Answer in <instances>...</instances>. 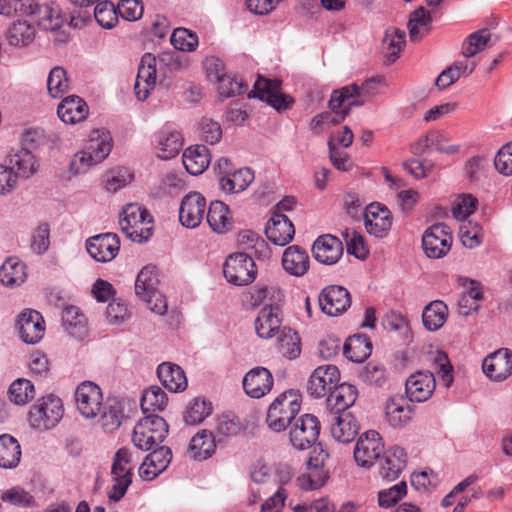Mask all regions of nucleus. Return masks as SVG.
Wrapping results in <instances>:
<instances>
[{"instance_id":"a211bd4d","label":"nucleus","mask_w":512,"mask_h":512,"mask_svg":"<svg viewBox=\"0 0 512 512\" xmlns=\"http://www.w3.org/2000/svg\"><path fill=\"white\" fill-rule=\"evenodd\" d=\"M89 255L98 262H110L118 254L120 240L116 234L105 233L90 237L86 241Z\"/></svg>"},{"instance_id":"5701e85b","label":"nucleus","mask_w":512,"mask_h":512,"mask_svg":"<svg viewBox=\"0 0 512 512\" xmlns=\"http://www.w3.org/2000/svg\"><path fill=\"white\" fill-rule=\"evenodd\" d=\"M331 436L338 442L349 443L359 433V424L351 413H329Z\"/></svg>"},{"instance_id":"4d7b16f0","label":"nucleus","mask_w":512,"mask_h":512,"mask_svg":"<svg viewBox=\"0 0 512 512\" xmlns=\"http://www.w3.org/2000/svg\"><path fill=\"white\" fill-rule=\"evenodd\" d=\"M70 79L63 66H54L47 79V89L52 97H59L69 90Z\"/></svg>"},{"instance_id":"bf43d9fd","label":"nucleus","mask_w":512,"mask_h":512,"mask_svg":"<svg viewBox=\"0 0 512 512\" xmlns=\"http://www.w3.org/2000/svg\"><path fill=\"white\" fill-rule=\"evenodd\" d=\"M491 33L488 29H482L470 34L462 44V54L465 57H473L483 51L490 40Z\"/></svg>"},{"instance_id":"69168bd1","label":"nucleus","mask_w":512,"mask_h":512,"mask_svg":"<svg viewBox=\"0 0 512 512\" xmlns=\"http://www.w3.org/2000/svg\"><path fill=\"white\" fill-rule=\"evenodd\" d=\"M282 298V292L277 287L256 286L250 293V301L253 306L261 305L266 299L267 304H275Z\"/></svg>"},{"instance_id":"37998d69","label":"nucleus","mask_w":512,"mask_h":512,"mask_svg":"<svg viewBox=\"0 0 512 512\" xmlns=\"http://www.w3.org/2000/svg\"><path fill=\"white\" fill-rule=\"evenodd\" d=\"M215 439L212 432L201 430L192 437L188 453L195 460H205L215 451Z\"/></svg>"},{"instance_id":"49530a36","label":"nucleus","mask_w":512,"mask_h":512,"mask_svg":"<svg viewBox=\"0 0 512 512\" xmlns=\"http://www.w3.org/2000/svg\"><path fill=\"white\" fill-rule=\"evenodd\" d=\"M21 459V447L16 438L4 434L0 436V467L15 468Z\"/></svg>"},{"instance_id":"58836bf2","label":"nucleus","mask_w":512,"mask_h":512,"mask_svg":"<svg viewBox=\"0 0 512 512\" xmlns=\"http://www.w3.org/2000/svg\"><path fill=\"white\" fill-rule=\"evenodd\" d=\"M19 177L29 178L38 169L36 157L28 149H20L9 157V165Z\"/></svg>"},{"instance_id":"1a4fd4ad","label":"nucleus","mask_w":512,"mask_h":512,"mask_svg":"<svg viewBox=\"0 0 512 512\" xmlns=\"http://www.w3.org/2000/svg\"><path fill=\"white\" fill-rule=\"evenodd\" d=\"M206 77L217 91L218 98L225 100L244 93L247 85L235 74L229 72L226 66H206Z\"/></svg>"},{"instance_id":"20e7f679","label":"nucleus","mask_w":512,"mask_h":512,"mask_svg":"<svg viewBox=\"0 0 512 512\" xmlns=\"http://www.w3.org/2000/svg\"><path fill=\"white\" fill-rule=\"evenodd\" d=\"M301 395L296 390H287L270 404L266 416L268 427L280 432L286 429L300 411Z\"/></svg>"},{"instance_id":"7ed1b4c3","label":"nucleus","mask_w":512,"mask_h":512,"mask_svg":"<svg viewBox=\"0 0 512 512\" xmlns=\"http://www.w3.org/2000/svg\"><path fill=\"white\" fill-rule=\"evenodd\" d=\"M122 232L133 242L147 241L153 232V217L148 210L137 204H127L119 218Z\"/></svg>"},{"instance_id":"ea45409f","label":"nucleus","mask_w":512,"mask_h":512,"mask_svg":"<svg viewBox=\"0 0 512 512\" xmlns=\"http://www.w3.org/2000/svg\"><path fill=\"white\" fill-rule=\"evenodd\" d=\"M254 173L250 168H240L222 176L219 180L221 189L226 193H240L253 182Z\"/></svg>"},{"instance_id":"f03ea898","label":"nucleus","mask_w":512,"mask_h":512,"mask_svg":"<svg viewBox=\"0 0 512 512\" xmlns=\"http://www.w3.org/2000/svg\"><path fill=\"white\" fill-rule=\"evenodd\" d=\"M112 138L105 130H95L90 134L86 150L74 155L70 169L75 174L86 173L91 167L101 163L110 154Z\"/></svg>"},{"instance_id":"a18cd8bd","label":"nucleus","mask_w":512,"mask_h":512,"mask_svg":"<svg viewBox=\"0 0 512 512\" xmlns=\"http://www.w3.org/2000/svg\"><path fill=\"white\" fill-rule=\"evenodd\" d=\"M372 344L365 335H353L349 337L343 347L345 357L353 362H363L370 354Z\"/></svg>"},{"instance_id":"680f3d73","label":"nucleus","mask_w":512,"mask_h":512,"mask_svg":"<svg viewBox=\"0 0 512 512\" xmlns=\"http://www.w3.org/2000/svg\"><path fill=\"white\" fill-rule=\"evenodd\" d=\"M94 18L101 27L111 29L118 23L116 7L108 0L98 2L94 9Z\"/></svg>"},{"instance_id":"13d9d810","label":"nucleus","mask_w":512,"mask_h":512,"mask_svg":"<svg viewBox=\"0 0 512 512\" xmlns=\"http://www.w3.org/2000/svg\"><path fill=\"white\" fill-rule=\"evenodd\" d=\"M8 394L13 403L24 405L35 397L34 385L27 379H17L10 385Z\"/></svg>"},{"instance_id":"72a5a7b5","label":"nucleus","mask_w":512,"mask_h":512,"mask_svg":"<svg viewBox=\"0 0 512 512\" xmlns=\"http://www.w3.org/2000/svg\"><path fill=\"white\" fill-rule=\"evenodd\" d=\"M357 396L358 391L351 384L343 383L336 386L327 398L329 413H348L347 409L355 403Z\"/></svg>"},{"instance_id":"a878e982","label":"nucleus","mask_w":512,"mask_h":512,"mask_svg":"<svg viewBox=\"0 0 512 512\" xmlns=\"http://www.w3.org/2000/svg\"><path fill=\"white\" fill-rule=\"evenodd\" d=\"M314 258L325 265L338 262L343 254L342 242L330 234L319 236L312 247Z\"/></svg>"},{"instance_id":"f3484780","label":"nucleus","mask_w":512,"mask_h":512,"mask_svg":"<svg viewBox=\"0 0 512 512\" xmlns=\"http://www.w3.org/2000/svg\"><path fill=\"white\" fill-rule=\"evenodd\" d=\"M340 379V373L334 365H323L316 368L311 374L307 391L316 398L324 397L328 392L336 387Z\"/></svg>"},{"instance_id":"dca6fc26","label":"nucleus","mask_w":512,"mask_h":512,"mask_svg":"<svg viewBox=\"0 0 512 512\" xmlns=\"http://www.w3.org/2000/svg\"><path fill=\"white\" fill-rule=\"evenodd\" d=\"M318 301L322 312L329 316H338L351 305L350 293L346 288L338 285L325 287L321 291Z\"/></svg>"},{"instance_id":"4c0bfd02","label":"nucleus","mask_w":512,"mask_h":512,"mask_svg":"<svg viewBox=\"0 0 512 512\" xmlns=\"http://www.w3.org/2000/svg\"><path fill=\"white\" fill-rule=\"evenodd\" d=\"M206 219L210 228L219 234L227 232L232 227L229 207L221 201L210 203Z\"/></svg>"},{"instance_id":"774afa93","label":"nucleus","mask_w":512,"mask_h":512,"mask_svg":"<svg viewBox=\"0 0 512 512\" xmlns=\"http://www.w3.org/2000/svg\"><path fill=\"white\" fill-rule=\"evenodd\" d=\"M49 246L50 227L47 223H41L32 232L30 247L36 254H43Z\"/></svg>"},{"instance_id":"c03bdc74","label":"nucleus","mask_w":512,"mask_h":512,"mask_svg":"<svg viewBox=\"0 0 512 512\" xmlns=\"http://www.w3.org/2000/svg\"><path fill=\"white\" fill-rule=\"evenodd\" d=\"M405 37V31L399 28L388 27L385 30L382 40V52L390 62H395L398 59L399 54L406 43Z\"/></svg>"},{"instance_id":"473e14b6","label":"nucleus","mask_w":512,"mask_h":512,"mask_svg":"<svg viewBox=\"0 0 512 512\" xmlns=\"http://www.w3.org/2000/svg\"><path fill=\"white\" fill-rule=\"evenodd\" d=\"M407 463V454L402 447L392 446L384 453L381 462L380 475L382 478L393 481L399 477Z\"/></svg>"},{"instance_id":"f8f14e48","label":"nucleus","mask_w":512,"mask_h":512,"mask_svg":"<svg viewBox=\"0 0 512 512\" xmlns=\"http://www.w3.org/2000/svg\"><path fill=\"white\" fill-rule=\"evenodd\" d=\"M320 429V422L316 416L304 414L293 424L289 433L290 442L296 449H308L318 440Z\"/></svg>"},{"instance_id":"338daca9","label":"nucleus","mask_w":512,"mask_h":512,"mask_svg":"<svg viewBox=\"0 0 512 512\" xmlns=\"http://www.w3.org/2000/svg\"><path fill=\"white\" fill-rule=\"evenodd\" d=\"M199 132L201 138L211 145L218 143L222 139L221 125L208 117H204L200 120Z\"/></svg>"},{"instance_id":"393cba45","label":"nucleus","mask_w":512,"mask_h":512,"mask_svg":"<svg viewBox=\"0 0 512 512\" xmlns=\"http://www.w3.org/2000/svg\"><path fill=\"white\" fill-rule=\"evenodd\" d=\"M265 234L273 244L285 246L294 238L295 228L286 215L274 212L267 222Z\"/></svg>"},{"instance_id":"cd10ccee","label":"nucleus","mask_w":512,"mask_h":512,"mask_svg":"<svg viewBox=\"0 0 512 512\" xmlns=\"http://www.w3.org/2000/svg\"><path fill=\"white\" fill-rule=\"evenodd\" d=\"M183 147V138L179 131L170 127L162 128L155 135L157 156L163 160L174 158Z\"/></svg>"},{"instance_id":"6e6d98bb","label":"nucleus","mask_w":512,"mask_h":512,"mask_svg":"<svg viewBox=\"0 0 512 512\" xmlns=\"http://www.w3.org/2000/svg\"><path fill=\"white\" fill-rule=\"evenodd\" d=\"M277 345L279 353L290 360L297 358L301 353L300 337L290 328L281 330Z\"/></svg>"},{"instance_id":"4468645a","label":"nucleus","mask_w":512,"mask_h":512,"mask_svg":"<svg viewBox=\"0 0 512 512\" xmlns=\"http://www.w3.org/2000/svg\"><path fill=\"white\" fill-rule=\"evenodd\" d=\"M392 222V213L385 205L374 202L365 208L364 225L370 235L383 238L390 231Z\"/></svg>"},{"instance_id":"a19ab883","label":"nucleus","mask_w":512,"mask_h":512,"mask_svg":"<svg viewBox=\"0 0 512 512\" xmlns=\"http://www.w3.org/2000/svg\"><path fill=\"white\" fill-rule=\"evenodd\" d=\"M62 323L65 330L72 336L82 339L87 335V320L76 306H67L62 312Z\"/></svg>"},{"instance_id":"603ef678","label":"nucleus","mask_w":512,"mask_h":512,"mask_svg":"<svg viewBox=\"0 0 512 512\" xmlns=\"http://www.w3.org/2000/svg\"><path fill=\"white\" fill-rule=\"evenodd\" d=\"M158 277L155 266H145L138 273L135 281V293L141 299L157 292Z\"/></svg>"},{"instance_id":"0eeeda50","label":"nucleus","mask_w":512,"mask_h":512,"mask_svg":"<svg viewBox=\"0 0 512 512\" xmlns=\"http://www.w3.org/2000/svg\"><path fill=\"white\" fill-rule=\"evenodd\" d=\"M64 414L62 400L48 395L37 400L29 411V423L38 430H48L58 424Z\"/></svg>"},{"instance_id":"5fc2aeb1","label":"nucleus","mask_w":512,"mask_h":512,"mask_svg":"<svg viewBox=\"0 0 512 512\" xmlns=\"http://www.w3.org/2000/svg\"><path fill=\"white\" fill-rule=\"evenodd\" d=\"M168 398L166 393L158 386L147 388L141 397V408L143 413L161 412L167 405Z\"/></svg>"},{"instance_id":"3c124183","label":"nucleus","mask_w":512,"mask_h":512,"mask_svg":"<svg viewBox=\"0 0 512 512\" xmlns=\"http://www.w3.org/2000/svg\"><path fill=\"white\" fill-rule=\"evenodd\" d=\"M431 21V15L424 7L413 11L408 22L411 41H420L429 32Z\"/></svg>"},{"instance_id":"0e129e2a","label":"nucleus","mask_w":512,"mask_h":512,"mask_svg":"<svg viewBox=\"0 0 512 512\" xmlns=\"http://www.w3.org/2000/svg\"><path fill=\"white\" fill-rule=\"evenodd\" d=\"M473 72L469 66H447L436 78L435 84L439 89H446L455 83L461 76H468Z\"/></svg>"},{"instance_id":"79ce46f5","label":"nucleus","mask_w":512,"mask_h":512,"mask_svg":"<svg viewBox=\"0 0 512 512\" xmlns=\"http://www.w3.org/2000/svg\"><path fill=\"white\" fill-rule=\"evenodd\" d=\"M448 317V307L441 300H434L426 305L422 312V322L429 331L439 330Z\"/></svg>"},{"instance_id":"052dcab7","label":"nucleus","mask_w":512,"mask_h":512,"mask_svg":"<svg viewBox=\"0 0 512 512\" xmlns=\"http://www.w3.org/2000/svg\"><path fill=\"white\" fill-rule=\"evenodd\" d=\"M211 411L212 406L210 402L203 398H195L189 403L184 420L187 424H199L211 414Z\"/></svg>"},{"instance_id":"e433bc0d","label":"nucleus","mask_w":512,"mask_h":512,"mask_svg":"<svg viewBox=\"0 0 512 512\" xmlns=\"http://www.w3.org/2000/svg\"><path fill=\"white\" fill-rule=\"evenodd\" d=\"M27 278V267L16 257H10L0 267V282L6 287L20 286Z\"/></svg>"},{"instance_id":"2eb2a0df","label":"nucleus","mask_w":512,"mask_h":512,"mask_svg":"<svg viewBox=\"0 0 512 512\" xmlns=\"http://www.w3.org/2000/svg\"><path fill=\"white\" fill-rule=\"evenodd\" d=\"M16 327L21 340L27 344L38 343L45 333L44 318L33 309H25L19 314Z\"/></svg>"},{"instance_id":"c9c22d12","label":"nucleus","mask_w":512,"mask_h":512,"mask_svg":"<svg viewBox=\"0 0 512 512\" xmlns=\"http://www.w3.org/2000/svg\"><path fill=\"white\" fill-rule=\"evenodd\" d=\"M157 375L163 386L172 392L184 391L187 378L182 368L172 363H162L158 366Z\"/></svg>"},{"instance_id":"7c9ffc66","label":"nucleus","mask_w":512,"mask_h":512,"mask_svg":"<svg viewBox=\"0 0 512 512\" xmlns=\"http://www.w3.org/2000/svg\"><path fill=\"white\" fill-rule=\"evenodd\" d=\"M280 325V309L276 304H266L255 320L256 333L263 339L271 338L278 332Z\"/></svg>"},{"instance_id":"aec40b11","label":"nucleus","mask_w":512,"mask_h":512,"mask_svg":"<svg viewBox=\"0 0 512 512\" xmlns=\"http://www.w3.org/2000/svg\"><path fill=\"white\" fill-rule=\"evenodd\" d=\"M436 387L435 376L432 372L417 371L405 383L407 397L412 402H425L433 394Z\"/></svg>"},{"instance_id":"6ab92c4d","label":"nucleus","mask_w":512,"mask_h":512,"mask_svg":"<svg viewBox=\"0 0 512 512\" xmlns=\"http://www.w3.org/2000/svg\"><path fill=\"white\" fill-rule=\"evenodd\" d=\"M206 211V200L198 192L187 194L181 201L179 208V221L187 228L199 226Z\"/></svg>"},{"instance_id":"c85d7f7f","label":"nucleus","mask_w":512,"mask_h":512,"mask_svg":"<svg viewBox=\"0 0 512 512\" xmlns=\"http://www.w3.org/2000/svg\"><path fill=\"white\" fill-rule=\"evenodd\" d=\"M414 416V408L401 397H391L385 405V417L393 428L407 426Z\"/></svg>"},{"instance_id":"c756f323","label":"nucleus","mask_w":512,"mask_h":512,"mask_svg":"<svg viewBox=\"0 0 512 512\" xmlns=\"http://www.w3.org/2000/svg\"><path fill=\"white\" fill-rule=\"evenodd\" d=\"M284 270L295 277L304 276L310 267V258L305 249L292 245L285 249L282 255Z\"/></svg>"},{"instance_id":"ddd939ff","label":"nucleus","mask_w":512,"mask_h":512,"mask_svg":"<svg viewBox=\"0 0 512 512\" xmlns=\"http://www.w3.org/2000/svg\"><path fill=\"white\" fill-rule=\"evenodd\" d=\"M383 453L384 443L380 434L375 430H369L358 438L354 459L361 467H371Z\"/></svg>"},{"instance_id":"6e6552de","label":"nucleus","mask_w":512,"mask_h":512,"mask_svg":"<svg viewBox=\"0 0 512 512\" xmlns=\"http://www.w3.org/2000/svg\"><path fill=\"white\" fill-rule=\"evenodd\" d=\"M281 81L258 76L254 83L253 90L248 94L249 98L255 97L272 106L278 112L287 110L294 103V99L282 93Z\"/></svg>"},{"instance_id":"9d476101","label":"nucleus","mask_w":512,"mask_h":512,"mask_svg":"<svg viewBox=\"0 0 512 512\" xmlns=\"http://www.w3.org/2000/svg\"><path fill=\"white\" fill-rule=\"evenodd\" d=\"M223 273L229 283L244 286L255 280L257 268L251 256L246 253H235L226 259Z\"/></svg>"},{"instance_id":"09e8293b","label":"nucleus","mask_w":512,"mask_h":512,"mask_svg":"<svg viewBox=\"0 0 512 512\" xmlns=\"http://www.w3.org/2000/svg\"><path fill=\"white\" fill-rule=\"evenodd\" d=\"M157 66H138L135 81V95L138 100H145L157 83Z\"/></svg>"},{"instance_id":"de8ad7c7","label":"nucleus","mask_w":512,"mask_h":512,"mask_svg":"<svg viewBox=\"0 0 512 512\" xmlns=\"http://www.w3.org/2000/svg\"><path fill=\"white\" fill-rule=\"evenodd\" d=\"M6 35L11 46H27L34 41L36 29L27 21H16L8 28Z\"/></svg>"},{"instance_id":"864d4df0","label":"nucleus","mask_w":512,"mask_h":512,"mask_svg":"<svg viewBox=\"0 0 512 512\" xmlns=\"http://www.w3.org/2000/svg\"><path fill=\"white\" fill-rule=\"evenodd\" d=\"M36 16L39 26L47 31H56L64 22L60 8L55 3L40 5Z\"/></svg>"},{"instance_id":"8fccbe9b","label":"nucleus","mask_w":512,"mask_h":512,"mask_svg":"<svg viewBox=\"0 0 512 512\" xmlns=\"http://www.w3.org/2000/svg\"><path fill=\"white\" fill-rule=\"evenodd\" d=\"M359 95V87L356 84L342 87L339 90L333 91L329 100V108L332 111H342L348 109L350 111L352 106H359L362 103L356 102L353 98Z\"/></svg>"},{"instance_id":"f704fd0d","label":"nucleus","mask_w":512,"mask_h":512,"mask_svg":"<svg viewBox=\"0 0 512 512\" xmlns=\"http://www.w3.org/2000/svg\"><path fill=\"white\" fill-rule=\"evenodd\" d=\"M209 150L204 145H195L187 148L182 156V162L191 175L202 174L210 164Z\"/></svg>"},{"instance_id":"4be33fe9","label":"nucleus","mask_w":512,"mask_h":512,"mask_svg":"<svg viewBox=\"0 0 512 512\" xmlns=\"http://www.w3.org/2000/svg\"><path fill=\"white\" fill-rule=\"evenodd\" d=\"M328 454L321 451L317 456H311L307 461V471L298 477V486L303 490H314L322 487L328 479L324 461Z\"/></svg>"},{"instance_id":"b1692460","label":"nucleus","mask_w":512,"mask_h":512,"mask_svg":"<svg viewBox=\"0 0 512 512\" xmlns=\"http://www.w3.org/2000/svg\"><path fill=\"white\" fill-rule=\"evenodd\" d=\"M274 379L271 372L264 367L251 369L243 378V389L245 393L259 399L269 393L273 387Z\"/></svg>"},{"instance_id":"f257e3e1","label":"nucleus","mask_w":512,"mask_h":512,"mask_svg":"<svg viewBox=\"0 0 512 512\" xmlns=\"http://www.w3.org/2000/svg\"><path fill=\"white\" fill-rule=\"evenodd\" d=\"M76 408L86 419L99 418L106 432H113L121 425L123 406L117 398L104 401L102 389L92 381L80 383L74 393Z\"/></svg>"},{"instance_id":"e2e57ef3","label":"nucleus","mask_w":512,"mask_h":512,"mask_svg":"<svg viewBox=\"0 0 512 512\" xmlns=\"http://www.w3.org/2000/svg\"><path fill=\"white\" fill-rule=\"evenodd\" d=\"M171 44L176 50L191 52L198 46L196 33L186 28H176L171 35Z\"/></svg>"},{"instance_id":"bb28decb","label":"nucleus","mask_w":512,"mask_h":512,"mask_svg":"<svg viewBox=\"0 0 512 512\" xmlns=\"http://www.w3.org/2000/svg\"><path fill=\"white\" fill-rule=\"evenodd\" d=\"M171 459L172 453L169 447L161 446L153 449L139 467L140 477L144 480H153L167 468Z\"/></svg>"},{"instance_id":"39448f33","label":"nucleus","mask_w":512,"mask_h":512,"mask_svg":"<svg viewBox=\"0 0 512 512\" xmlns=\"http://www.w3.org/2000/svg\"><path fill=\"white\" fill-rule=\"evenodd\" d=\"M168 434V424L158 415H147L135 425L132 442L140 450L148 451L163 442Z\"/></svg>"},{"instance_id":"412c9836","label":"nucleus","mask_w":512,"mask_h":512,"mask_svg":"<svg viewBox=\"0 0 512 512\" xmlns=\"http://www.w3.org/2000/svg\"><path fill=\"white\" fill-rule=\"evenodd\" d=\"M482 369L491 380H505L512 373V352L502 348L489 354L483 360Z\"/></svg>"},{"instance_id":"9b49d317","label":"nucleus","mask_w":512,"mask_h":512,"mask_svg":"<svg viewBox=\"0 0 512 512\" xmlns=\"http://www.w3.org/2000/svg\"><path fill=\"white\" fill-rule=\"evenodd\" d=\"M452 244V234L444 223H437L425 230L422 247L429 258L438 259L445 256Z\"/></svg>"},{"instance_id":"2f4dec72","label":"nucleus","mask_w":512,"mask_h":512,"mask_svg":"<svg viewBox=\"0 0 512 512\" xmlns=\"http://www.w3.org/2000/svg\"><path fill=\"white\" fill-rule=\"evenodd\" d=\"M88 112L86 102L76 95L65 97L57 108L59 118L66 124H76L85 120Z\"/></svg>"},{"instance_id":"423d86ee","label":"nucleus","mask_w":512,"mask_h":512,"mask_svg":"<svg viewBox=\"0 0 512 512\" xmlns=\"http://www.w3.org/2000/svg\"><path fill=\"white\" fill-rule=\"evenodd\" d=\"M133 469L134 453L127 448L119 449L114 456L111 470L113 485L108 492L110 500L118 502L124 497L132 483Z\"/></svg>"}]
</instances>
